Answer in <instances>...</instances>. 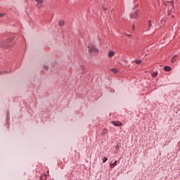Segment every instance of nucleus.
Instances as JSON below:
<instances>
[{"instance_id":"obj_21","label":"nucleus","mask_w":180,"mask_h":180,"mask_svg":"<svg viewBox=\"0 0 180 180\" xmlns=\"http://www.w3.org/2000/svg\"><path fill=\"white\" fill-rule=\"evenodd\" d=\"M165 22H166L165 19H162L161 23H162V25H164V23H165Z\"/></svg>"},{"instance_id":"obj_7","label":"nucleus","mask_w":180,"mask_h":180,"mask_svg":"<svg viewBox=\"0 0 180 180\" xmlns=\"http://www.w3.org/2000/svg\"><path fill=\"white\" fill-rule=\"evenodd\" d=\"M176 58H178V55H174L171 59V63H175L176 61Z\"/></svg>"},{"instance_id":"obj_25","label":"nucleus","mask_w":180,"mask_h":180,"mask_svg":"<svg viewBox=\"0 0 180 180\" xmlns=\"http://www.w3.org/2000/svg\"><path fill=\"white\" fill-rule=\"evenodd\" d=\"M5 74H9V71H4V72Z\"/></svg>"},{"instance_id":"obj_9","label":"nucleus","mask_w":180,"mask_h":180,"mask_svg":"<svg viewBox=\"0 0 180 180\" xmlns=\"http://www.w3.org/2000/svg\"><path fill=\"white\" fill-rule=\"evenodd\" d=\"M108 57H109L110 58H111V57H113V56H115V51H110L108 53Z\"/></svg>"},{"instance_id":"obj_16","label":"nucleus","mask_w":180,"mask_h":180,"mask_svg":"<svg viewBox=\"0 0 180 180\" xmlns=\"http://www.w3.org/2000/svg\"><path fill=\"white\" fill-rule=\"evenodd\" d=\"M36 1V2H37V4H43L44 2V0H34Z\"/></svg>"},{"instance_id":"obj_23","label":"nucleus","mask_w":180,"mask_h":180,"mask_svg":"<svg viewBox=\"0 0 180 180\" xmlns=\"http://www.w3.org/2000/svg\"><path fill=\"white\" fill-rule=\"evenodd\" d=\"M4 15L5 13H0V18H2Z\"/></svg>"},{"instance_id":"obj_15","label":"nucleus","mask_w":180,"mask_h":180,"mask_svg":"<svg viewBox=\"0 0 180 180\" xmlns=\"http://www.w3.org/2000/svg\"><path fill=\"white\" fill-rule=\"evenodd\" d=\"M9 115H10L9 111H7L6 112V120H7V122H8V120H9Z\"/></svg>"},{"instance_id":"obj_18","label":"nucleus","mask_w":180,"mask_h":180,"mask_svg":"<svg viewBox=\"0 0 180 180\" xmlns=\"http://www.w3.org/2000/svg\"><path fill=\"white\" fill-rule=\"evenodd\" d=\"M102 8H103V10L104 11V12H106V11H108V7H105V6H103V4H102Z\"/></svg>"},{"instance_id":"obj_17","label":"nucleus","mask_w":180,"mask_h":180,"mask_svg":"<svg viewBox=\"0 0 180 180\" xmlns=\"http://www.w3.org/2000/svg\"><path fill=\"white\" fill-rule=\"evenodd\" d=\"M64 23H65L64 20L60 21L59 22V26H64Z\"/></svg>"},{"instance_id":"obj_22","label":"nucleus","mask_w":180,"mask_h":180,"mask_svg":"<svg viewBox=\"0 0 180 180\" xmlns=\"http://www.w3.org/2000/svg\"><path fill=\"white\" fill-rule=\"evenodd\" d=\"M107 132H108V129H104L103 130V134H105V133H107Z\"/></svg>"},{"instance_id":"obj_4","label":"nucleus","mask_w":180,"mask_h":180,"mask_svg":"<svg viewBox=\"0 0 180 180\" xmlns=\"http://www.w3.org/2000/svg\"><path fill=\"white\" fill-rule=\"evenodd\" d=\"M137 16H139V10L136 11L134 13H131V18H134V19H136V18H137Z\"/></svg>"},{"instance_id":"obj_13","label":"nucleus","mask_w":180,"mask_h":180,"mask_svg":"<svg viewBox=\"0 0 180 180\" xmlns=\"http://www.w3.org/2000/svg\"><path fill=\"white\" fill-rule=\"evenodd\" d=\"M133 63H136V64H141V60H135Z\"/></svg>"},{"instance_id":"obj_2","label":"nucleus","mask_w":180,"mask_h":180,"mask_svg":"<svg viewBox=\"0 0 180 180\" xmlns=\"http://www.w3.org/2000/svg\"><path fill=\"white\" fill-rule=\"evenodd\" d=\"M89 53H98L99 51V49L96 48V46H93L91 47L89 46Z\"/></svg>"},{"instance_id":"obj_1","label":"nucleus","mask_w":180,"mask_h":180,"mask_svg":"<svg viewBox=\"0 0 180 180\" xmlns=\"http://www.w3.org/2000/svg\"><path fill=\"white\" fill-rule=\"evenodd\" d=\"M0 46L2 49H9L12 47V41L11 39L3 41L1 42Z\"/></svg>"},{"instance_id":"obj_10","label":"nucleus","mask_w":180,"mask_h":180,"mask_svg":"<svg viewBox=\"0 0 180 180\" xmlns=\"http://www.w3.org/2000/svg\"><path fill=\"white\" fill-rule=\"evenodd\" d=\"M152 26H153V24L151 23V20H149L147 30H151V27Z\"/></svg>"},{"instance_id":"obj_12","label":"nucleus","mask_w":180,"mask_h":180,"mask_svg":"<svg viewBox=\"0 0 180 180\" xmlns=\"http://www.w3.org/2000/svg\"><path fill=\"white\" fill-rule=\"evenodd\" d=\"M41 180H47V176L46 175H42L40 176Z\"/></svg>"},{"instance_id":"obj_8","label":"nucleus","mask_w":180,"mask_h":180,"mask_svg":"<svg viewBox=\"0 0 180 180\" xmlns=\"http://www.w3.org/2000/svg\"><path fill=\"white\" fill-rule=\"evenodd\" d=\"M164 70H165V71H166L167 72H169V71H171L172 69H171V67L167 65V66H165V67H164Z\"/></svg>"},{"instance_id":"obj_20","label":"nucleus","mask_w":180,"mask_h":180,"mask_svg":"<svg viewBox=\"0 0 180 180\" xmlns=\"http://www.w3.org/2000/svg\"><path fill=\"white\" fill-rule=\"evenodd\" d=\"M44 70H46V71H47V70H49V66L44 65Z\"/></svg>"},{"instance_id":"obj_3","label":"nucleus","mask_w":180,"mask_h":180,"mask_svg":"<svg viewBox=\"0 0 180 180\" xmlns=\"http://www.w3.org/2000/svg\"><path fill=\"white\" fill-rule=\"evenodd\" d=\"M112 124L114 125V126H116V127H120V126H122L123 124L122 123V122H120V121H112Z\"/></svg>"},{"instance_id":"obj_5","label":"nucleus","mask_w":180,"mask_h":180,"mask_svg":"<svg viewBox=\"0 0 180 180\" xmlns=\"http://www.w3.org/2000/svg\"><path fill=\"white\" fill-rule=\"evenodd\" d=\"M168 4H169L168 11H172L174 9V3L168 2Z\"/></svg>"},{"instance_id":"obj_11","label":"nucleus","mask_w":180,"mask_h":180,"mask_svg":"<svg viewBox=\"0 0 180 180\" xmlns=\"http://www.w3.org/2000/svg\"><path fill=\"white\" fill-rule=\"evenodd\" d=\"M110 71H112V72H114V74H117V72H119V70L115 68L111 69Z\"/></svg>"},{"instance_id":"obj_6","label":"nucleus","mask_w":180,"mask_h":180,"mask_svg":"<svg viewBox=\"0 0 180 180\" xmlns=\"http://www.w3.org/2000/svg\"><path fill=\"white\" fill-rule=\"evenodd\" d=\"M117 164V160H115L114 162H110V168H115L116 167V165Z\"/></svg>"},{"instance_id":"obj_24","label":"nucleus","mask_w":180,"mask_h":180,"mask_svg":"<svg viewBox=\"0 0 180 180\" xmlns=\"http://www.w3.org/2000/svg\"><path fill=\"white\" fill-rule=\"evenodd\" d=\"M115 148H116L117 150H119V148H120L119 145H117V146H115Z\"/></svg>"},{"instance_id":"obj_14","label":"nucleus","mask_w":180,"mask_h":180,"mask_svg":"<svg viewBox=\"0 0 180 180\" xmlns=\"http://www.w3.org/2000/svg\"><path fill=\"white\" fill-rule=\"evenodd\" d=\"M151 75H152V77L153 78H155V77H157V75H158V72H155L152 73Z\"/></svg>"},{"instance_id":"obj_19","label":"nucleus","mask_w":180,"mask_h":180,"mask_svg":"<svg viewBox=\"0 0 180 180\" xmlns=\"http://www.w3.org/2000/svg\"><path fill=\"white\" fill-rule=\"evenodd\" d=\"M106 161H108V158L104 157L103 159V164H105V162H106Z\"/></svg>"}]
</instances>
